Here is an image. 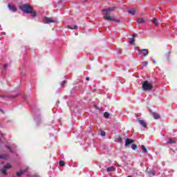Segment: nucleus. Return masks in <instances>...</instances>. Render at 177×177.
I'll use <instances>...</instances> for the list:
<instances>
[{"label": "nucleus", "instance_id": "1", "mask_svg": "<svg viewBox=\"0 0 177 177\" xmlns=\"http://www.w3.org/2000/svg\"><path fill=\"white\" fill-rule=\"evenodd\" d=\"M117 9V7H111L106 9H103L102 12H104V20H108L109 21H115L116 23H120V20L115 19L113 17H111L110 13L114 12Z\"/></svg>", "mask_w": 177, "mask_h": 177}, {"label": "nucleus", "instance_id": "2", "mask_svg": "<svg viewBox=\"0 0 177 177\" xmlns=\"http://www.w3.org/2000/svg\"><path fill=\"white\" fill-rule=\"evenodd\" d=\"M19 9L22 10V12H24V13H28V14L31 13L33 17H35V16H37V14L35 13V12L32 11V8H31V6H30V5L28 4H25L21 6Z\"/></svg>", "mask_w": 177, "mask_h": 177}, {"label": "nucleus", "instance_id": "3", "mask_svg": "<svg viewBox=\"0 0 177 177\" xmlns=\"http://www.w3.org/2000/svg\"><path fill=\"white\" fill-rule=\"evenodd\" d=\"M142 89L145 92L147 91H151V89H153V83L147 80L144 81L142 85Z\"/></svg>", "mask_w": 177, "mask_h": 177}, {"label": "nucleus", "instance_id": "4", "mask_svg": "<svg viewBox=\"0 0 177 177\" xmlns=\"http://www.w3.org/2000/svg\"><path fill=\"white\" fill-rule=\"evenodd\" d=\"M10 168H12V165H10V163H8L3 167V169H1V174H3V175H6L7 169H10Z\"/></svg>", "mask_w": 177, "mask_h": 177}, {"label": "nucleus", "instance_id": "5", "mask_svg": "<svg viewBox=\"0 0 177 177\" xmlns=\"http://www.w3.org/2000/svg\"><path fill=\"white\" fill-rule=\"evenodd\" d=\"M44 23L45 24H49V23H56V21L55 19H53V18L46 17L44 19Z\"/></svg>", "mask_w": 177, "mask_h": 177}, {"label": "nucleus", "instance_id": "6", "mask_svg": "<svg viewBox=\"0 0 177 177\" xmlns=\"http://www.w3.org/2000/svg\"><path fill=\"white\" fill-rule=\"evenodd\" d=\"M137 121L138 123H140V125H141V127H143V128H147V123H146L145 120L140 118H137Z\"/></svg>", "mask_w": 177, "mask_h": 177}, {"label": "nucleus", "instance_id": "7", "mask_svg": "<svg viewBox=\"0 0 177 177\" xmlns=\"http://www.w3.org/2000/svg\"><path fill=\"white\" fill-rule=\"evenodd\" d=\"M134 142H135V140L127 138L125 140V146L126 147H129L130 145H133V143Z\"/></svg>", "mask_w": 177, "mask_h": 177}, {"label": "nucleus", "instance_id": "8", "mask_svg": "<svg viewBox=\"0 0 177 177\" xmlns=\"http://www.w3.org/2000/svg\"><path fill=\"white\" fill-rule=\"evenodd\" d=\"M138 52H140V53H142L143 56L146 57L147 55H149V50L147 49H142L140 50L139 48H137Z\"/></svg>", "mask_w": 177, "mask_h": 177}, {"label": "nucleus", "instance_id": "9", "mask_svg": "<svg viewBox=\"0 0 177 177\" xmlns=\"http://www.w3.org/2000/svg\"><path fill=\"white\" fill-rule=\"evenodd\" d=\"M127 12L129 15H132L133 16L136 15V9L135 8H129Z\"/></svg>", "mask_w": 177, "mask_h": 177}, {"label": "nucleus", "instance_id": "10", "mask_svg": "<svg viewBox=\"0 0 177 177\" xmlns=\"http://www.w3.org/2000/svg\"><path fill=\"white\" fill-rule=\"evenodd\" d=\"M8 6L9 8V10H12V12H16V10H17V8H16V6H15L8 5Z\"/></svg>", "mask_w": 177, "mask_h": 177}, {"label": "nucleus", "instance_id": "11", "mask_svg": "<svg viewBox=\"0 0 177 177\" xmlns=\"http://www.w3.org/2000/svg\"><path fill=\"white\" fill-rule=\"evenodd\" d=\"M27 172V169L21 170L20 172L17 173V176H21L23 174Z\"/></svg>", "mask_w": 177, "mask_h": 177}, {"label": "nucleus", "instance_id": "12", "mask_svg": "<svg viewBox=\"0 0 177 177\" xmlns=\"http://www.w3.org/2000/svg\"><path fill=\"white\" fill-rule=\"evenodd\" d=\"M153 117L155 120H158L160 119V115L156 112L153 113Z\"/></svg>", "mask_w": 177, "mask_h": 177}, {"label": "nucleus", "instance_id": "13", "mask_svg": "<svg viewBox=\"0 0 177 177\" xmlns=\"http://www.w3.org/2000/svg\"><path fill=\"white\" fill-rule=\"evenodd\" d=\"M107 172H113V171H115L114 167H110L106 169Z\"/></svg>", "mask_w": 177, "mask_h": 177}, {"label": "nucleus", "instance_id": "14", "mask_svg": "<svg viewBox=\"0 0 177 177\" xmlns=\"http://www.w3.org/2000/svg\"><path fill=\"white\" fill-rule=\"evenodd\" d=\"M68 28H69V30H77L78 26L77 25H75L73 27L71 26H68Z\"/></svg>", "mask_w": 177, "mask_h": 177}, {"label": "nucleus", "instance_id": "15", "mask_svg": "<svg viewBox=\"0 0 177 177\" xmlns=\"http://www.w3.org/2000/svg\"><path fill=\"white\" fill-rule=\"evenodd\" d=\"M137 22H138L139 24H142L145 23V19H143L142 18H139V19L137 20Z\"/></svg>", "mask_w": 177, "mask_h": 177}, {"label": "nucleus", "instance_id": "16", "mask_svg": "<svg viewBox=\"0 0 177 177\" xmlns=\"http://www.w3.org/2000/svg\"><path fill=\"white\" fill-rule=\"evenodd\" d=\"M153 24H155V26H160V23H158V21H157V19H156V18L153 19Z\"/></svg>", "mask_w": 177, "mask_h": 177}, {"label": "nucleus", "instance_id": "17", "mask_svg": "<svg viewBox=\"0 0 177 177\" xmlns=\"http://www.w3.org/2000/svg\"><path fill=\"white\" fill-rule=\"evenodd\" d=\"M167 143L174 144V143H175V140H174V138H169V140L167 141Z\"/></svg>", "mask_w": 177, "mask_h": 177}, {"label": "nucleus", "instance_id": "18", "mask_svg": "<svg viewBox=\"0 0 177 177\" xmlns=\"http://www.w3.org/2000/svg\"><path fill=\"white\" fill-rule=\"evenodd\" d=\"M141 148L142 149L144 153H145L146 154H147V149H146V147H145V145H142Z\"/></svg>", "mask_w": 177, "mask_h": 177}, {"label": "nucleus", "instance_id": "19", "mask_svg": "<svg viewBox=\"0 0 177 177\" xmlns=\"http://www.w3.org/2000/svg\"><path fill=\"white\" fill-rule=\"evenodd\" d=\"M104 117H105V118H109V117H110V113H109L108 112H105L104 113Z\"/></svg>", "mask_w": 177, "mask_h": 177}, {"label": "nucleus", "instance_id": "20", "mask_svg": "<svg viewBox=\"0 0 177 177\" xmlns=\"http://www.w3.org/2000/svg\"><path fill=\"white\" fill-rule=\"evenodd\" d=\"M131 149H132L133 150H136V149H138V145H133L131 146Z\"/></svg>", "mask_w": 177, "mask_h": 177}, {"label": "nucleus", "instance_id": "21", "mask_svg": "<svg viewBox=\"0 0 177 177\" xmlns=\"http://www.w3.org/2000/svg\"><path fill=\"white\" fill-rule=\"evenodd\" d=\"M141 64H142V66H147L149 64V62H141Z\"/></svg>", "mask_w": 177, "mask_h": 177}, {"label": "nucleus", "instance_id": "22", "mask_svg": "<svg viewBox=\"0 0 177 177\" xmlns=\"http://www.w3.org/2000/svg\"><path fill=\"white\" fill-rule=\"evenodd\" d=\"M100 135H101V136H106V132H104L103 131H100Z\"/></svg>", "mask_w": 177, "mask_h": 177}, {"label": "nucleus", "instance_id": "23", "mask_svg": "<svg viewBox=\"0 0 177 177\" xmlns=\"http://www.w3.org/2000/svg\"><path fill=\"white\" fill-rule=\"evenodd\" d=\"M59 165H61V167H64V161L60 160L59 161Z\"/></svg>", "mask_w": 177, "mask_h": 177}, {"label": "nucleus", "instance_id": "24", "mask_svg": "<svg viewBox=\"0 0 177 177\" xmlns=\"http://www.w3.org/2000/svg\"><path fill=\"white\" fill-rule=\"evenodd\" d=\"M129 44H130L131 45L135 44V39H133L131 41H129Z\"/></svg>", "mask_w": 177, "mask_h": 177}, {"label": "nucleus", "instance_id": "25", "mask_svg": "<svg viewBox=\"0 0 177 177\" xmlns=\"http://www.w3.org/2000/svg\"><path fill=\"white\" fill-rule=\"evenodd\" d=\"M66 84H67V82H66V81L62 82V85H66Z\"/></svg>", "mask_w": 177, "mask_h": 177}, {"label": "nucleus", "instance_id": "26", "mask_svg": "<svg viewBox=\"0 0 177 177\" xmlns=\"http://www.w3.org/2000/svg\"><path fill=\"white\" fill-rule=\"evenodd\" d=\"M8 149L11 151V153H13V151L12 150V149L10 147H8Z\"/></svg>", "mask_w": 177, "mask_h": 177}, {"label": "nucleus", "instance_id": "27", "mask_svg": "<svg viewBox=\"0 0 177 177\" xmlns=\"http://www.w3.org/2000/svg\"><path fill=\"white\" fill-rule=\"evenodd\" d=\"M86 81H89V77H86Z\"/></svg>", "mask_w": 177, "mask_h": 177}, {"label": "nucleus", "instance_id": "28", "mask_svg": "<svg viewBox=\"0 0 177 177\" xmlns=\"http://www.w3.org/2000/svg\"><path fill=\"white\" fill-rule=\"evenodd\" d=\"M153 62L154 64H156V60H153Z\"/></svg>", "mask_w": 177, "mask_h": 177}, {"label": "nucleus", "instance_id": "29", "mask_svg": "<svg viewBox=\"0 0 177 177\" xmlns=\"http://www.w3.org/2000/svg\"><path fill=\"white\" fill-rule=\"evenodd\" d=\"M0 158H3V156L0 155Z\"/></svg>", "mask_w": 177, "mask_h": 177}, {"label": "nucleus", "instance_id": "30", "mask_svg": "<svg viewBox=\"0 0 177 177\" xmlns=\"http://www.w3.org/2000/svg\"><path fill=\"white\" fill-rule=\"evenodd\" d=\"M135 35H136L135 34H134V35H133V38H135Z\"/></svg>", "mask_w": 177, "mask_h": 177}, {"label": "nucleus", "instance_id": "31", "mask_svg": "<svg viewBox=\"0 0 177 177\" xmlns=\"http://www.w3.org/2000/svg\"><path fill=\"white\" fill-rule=\"evenodd\" d=\"M118 139H119L120 140H121V137H119Z\"/></svg>", "mask_w": 177, "mask_h": 177}, {"label": "nucleus", "instance_id": "32", "mask_svg": "<svg viewBox=\"0 0 177 177\" xmlns=\"http://www.w3.org/2000/svg\"><path fill=\"white\" fill-rule=\"evenodd\" d=\"M6 67H8V65H6V66H5V68H6Z\"/></svg>", "mask_w": 177, "mask_h": 177}, {"label": "nucleus", "instance_id": "33", "mask_svg": "<svg viewBox=\"0 0 177 177\" xmlns=\"http://www.w3.org/2000/svg\"><path fill=\"white\" fill-rule=\"evenodd\" d=\"M127 177H132V176H127Z\"/></svg>", "mask_w": 177, "mask_h": 177}]
</instances>
